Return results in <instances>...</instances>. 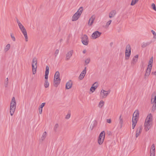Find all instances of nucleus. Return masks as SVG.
<instances>
[{
    "label": "nucleus",
    "mask_w": 156,
    "mask_h": 156,
    "mask_svg": "<svg viewBox=\"0 0 156 156\" xmlns=\"http://www.w3.org/2000/svg\"><path fill=\"white\" fill-rule=\"evenodd\" d=\"M16 108V102L14 97H13L10 103V113L11 116L13 115Z\"/></svg>",
    "instance_id": "nucleus-1"
},
{
    "label": "nucleus",
    "mask_w": 156,
    "mask_h": 156,
    "mask_svg": "<svg viewBox=\"0 0 156 156\" xmlns=\"http://www.w3.org/2000/svg\"><path fill=\"white\" fill-rule=\"evenodd\" d=\"M83 10V8L82 7H81L79 8L77 12L73 16L72 18V20L73 21H76L78 19L82 14Z\"/></svg>",
    "instance_id": "nucleus-2"
},
{
    "label": "nucleus",
    "mask_w": 156,
    "mask_h": 156,
    "mask_svg": "<svg viewBox=\"0 0 156 156\" xmlns=\"http://www.w3.org/2000/svg\"><path fill=\"white\" fill-rule=\"evenodd\" d=\"M60 82V79L59 78V73L57 71L54 75V85L57 87Z\"/></svg>",
    "instance_id": "nucleus-3"
},
{
    "label": "nucleus",
    "mask_w": 156,
    "mask_h": 156,
    "mask_svg": "<svg viewBox=\"0 0 156 156\" xmlns=\"http://www.w3.org/2000/svg\"><path fill=\"white\" fill-rule=\"evenodd\" d=\"M151 102V103L154 104L152 108L151 111L154 112L156 109V94L155 92L152 94Z\"/></svg>",
    "instance_id": "nucleus-4"
},
{
    "label": "nucleus",
    "mask_w": 156,
    "mask_h": 156,
    "mask_svg": "<svg viewBox=\"0 0 156 156\" xmlns=\"http://www.w3.org/2000/svg\"><path fill=\"white\" fill-rule=\"evenodd\" d=\"M32 72L33 74H35L36 72L37 68V60L36 57H34L32 61Z\"/></svg>",
    "instance_id": "nucleus-5"
},
{
    "label": "nucleus",
    "mask_w": 156,
    "mask_h": 156,
    "mask_svg": "<svg viewBox=\"0 0 156 156\" xmlns=\"http://www.w3.org/2000/svg\"><path fill=\"white\" fill-rule=\"evenodd\" d=\"M131 54V47L129 44H128L126 47L125 59H128Z\"/></svg>",
    "instance_id": "nucleus-6"
},
{
    "label": "nucleus",
    "mask_w": 156,
    "mask_h": 156,
    "mask_svg": "<svg viewBox=\"0 0 156 156\" xmlns=\"http://www.w3.org/2000/svg\"><path fill=\"white\" fill-rule=\"evenodd\" d=\"M82 42L83 44L85 45H87L88 44V37L86 35H84L82 38Z\"/></svg>",
    "instance_id": "nucleus-7"
},
{
    "label": "nucleus",
    "mask_w": 156,
    "mask_h": 156,
    "mask_svg": "<svg viewBox=\"0 0 156 156\" xmlns=\"http://www.w3.org/2000/svg\"><path fill=\"white\" fill-rule=\"evenodd\" d=\"M152 121V116L151 114H149L146 118L145 122L151 124Z\"/></svg>",
    "instance_id": "nucleus-8"
},
{
    "label": "nucleus",
    "mask_w": 156,
    "mask_h": 156,
    "mask_svg": "<svg viewBox=\"0 0 156 156\" xmlns=\"http://www.w3.org/2000/svg\"><path fill=\"white\" fill-rule=\"evenodd\" d=\"M101 34V32L98 31H96L92 34L91 36L93 39H95L100 37Z\"/></svg>",
    "instance_id": "nucleus-9"
},
{
    "label": "nucleus",
    "mask_w": 156,
    "mask_h": 156,
    "mask_svg": "<svg viewBox=\"0 0 156 156\" xmlns=\"http://www.w3.org/2000/svg\"><path fill=\"white\" fill-rule=\"evenodd\" d=\"M110 92V90L107 91L104 90H102L101 92V94L102 95L103 98H105L108 95Z\"/></svg>",
    "instance_id": "nucleus-10"
},
{
    "label": "nucleus",
    "mask_w": 156,
    "mask_h": 156,
    "mask_svg": "<svg viewBox=\"0 0 156 156\" xmlns=\"http://www.w3.org/2000/svg\"><path fill=\"white\" fill-rule=\"evenodd\" d=\"M86 69L87 67H85L84 68V69L83 70V71L82 72V73L79 76V78L80 80H82L84 77V76H85L86 73Z\"/></svg>",
    "instance_id": "nucleus-11"
},
{
    "label": "nucleus",
    "mask_w": 156,
    "mask_h": 156,
    "mask_svg": "<svg viewBox=\"0 0 156 156\" xmlns=\"http://www.w3.org/2000/svg\"><path fill=\"white\" fill-rule=\"evenodd\" d=\"M98 86V82H95L92 85V87L90 88V90L92 92H93L97 88Z\"/></svg>",
    "instance_id": "nucleus-12"
},
{
    "label": "nucleus",
    "mask_w": 156,
    "mask_h": 156,
    "mask_svg": "<svg viewBox=\"0 0 156 156\" xmlns=\"http://www.w3.org/2000/svg\"><path fill=\"white\" fill-rule=\"evenodd\" d=\"M73 53V50L70 51H69L66 54V61H68L69 59L70 58L72 55Z\"/></svg>",
    "instance_id": "nucleus-13"
},
{
    "label": "nucleus",
    "mask_w": 156,
    "mask_h": 156,
    "mask_svg": "<svg viewBox=\"0 0 156 156\" xmlns=\"http://www.w3.org/2000/svg\"><path fill=\"white\" fill-rule=\"evenodd\" d=\"M72 84L73 83L71 80H69L66 83V89H70L72 87Z\"/></svg>",
    "instance_id": "nucleus-14"
},
{
    "label": "nucleus",
    "mask_w": 156,
    "mask_h": 156,
    "mask_svg": "<svg viewBox=\"0 0 156 156\" xmlns=\"http://www.w3.org/2000/svg\"><path fill=\"white\" fill-rule=\"evenodd\" d=\"M142 130V126H140L137 129L136 131V137L137 138L140 135Z\"/></svg>",
    "instance_id": "nucleus-15"
},
{
    "label": "nucleus",
    "mask_w": 156,
    "mask_h": 156,
    "mask_svg": "<svg viewBox=\"0 0 156 156\" xmlns=\"http://www.w3.org/2000/svg\"><path fill=\"white\" fill-rule=\"evenodd\" d=\"M95 18L94 16H92L89 19L88 22V24L90 26H91L93 23L94 21Z\"/></svg>",
    "instance_id": "nucleus-16"
},
{
    "label": "nucleus",
    "mask_w": 156,
    "mask_h": 156,
    "mask_svg": "<svg viewBox=\"0 0 156 156\" xmlns=\"http://www.w3.org/2000/svg\"><path fill=\"white\" fill-rule=\"evenodd\" d=\"M138 57V55H136L133 59V61L131 62V65H134L137 61V59Z\"/></svg>",
    "instance_id": "nucleus-17"
},
{
    "label": "nucleus",
    "mask_w": 156,
    "mask_h": 156,
    "mask_svg": "<svg viewBox=\"0 0 156 156\" xmlns=\"http://www.w3.org/2000/svg\"><path fill=\"white\" fill-rule=\"evenodd\" d=\"M23 33V34L24 35V37H25V40L26 41H27V39H28V37H27V31L25 29L23 30H21Z\"/></svg>",
    "instance_id": "nucleus-18"
},
{
    "label": "nucleus",
    "mask_w": 156,
    "mask_h": 156,
    "mask_svg": "<svg viewBox=\"0 0 156 156\" xmlns=\"http://www.w3.org/2000/svg\"><path fill=\"white\" fill-rule=\"evenodd\" d=\"M116 14V11L115 10L112 11L109 14V17L110 18L114 17Z\"/></svg>",
    "instance_id": "nucleus-19"
},
{
    "label": "nucleus",
    "mask_w": 156,
    "mask_h": 156,
    "mask_svg": "<svg viewBox=\"0 0 156 156\" xmlns=\"http://www.w3.org/2000/svg\"><path fill=\"white\" fill-rule=\"evenodd\" d=\"M151 124L145 123H144V129L147 131H148L151 127L150 125Z\"/></svg>",
    "instance_id": "nucleus-20"
},
{
    "label": "nucleus",
    "mask_w": 156,
    "mask_h": 156,
    "mask_svg": "<svg viewBox=\"0 0 156 156\" xmlns=\"http://www.w3.org/2000/svg\"><path fill=\"white\" fill-rule=\"evenodd\" d=\"M139 112L138 110H136L133 113V117H134V118L137 119L138 118L139 115Z\"/></svg>",
    "instance_id": "nucleus-21"
},
{
    "label": "nucleus",
    "mask_w": 156,
    "mask_h": 156,
    "mask_svg": "<svg viewBox=\"0 0 156 156\" xmlns=\"http://www.w3.org/2000/svg\"><path fill=\"white\" fill-rule=\"evenodd\" d=\"M96 121H94L91 122H90V129L92 130L94 127L96 125Z\"/></svg>",
    "instance_id": "nucleus-22"
},
{
    "label": "nucleus",
    "mask_w": 156,
    "mask_h": 156,
    "mask_svg": "<svg viewBox=\"0 0 156 156\" xmlns=\"http://www.w3.org/2000/svg\"><path fill=\"white\" fill-rule=\"evenodd\" d=\"M122 115H120L119 118V123L120 125V128H121L122 126V124L123 122V120L122 118Z\"/></svg>",
    "instance_id": "nucleus-23"
},
{
    "label": "nucleus",
    "mask_w": 156,
    "mask_h": 156,
    "mask_svg": "<svg viewBox=\"0 0 156 156\" xmlns=\"http://www.w3.org/2000/svg\"><path fill=\"white\" fill-rule=\"evenodd\" d=\"M105 132L104 131H102L99 135L98 138L105 139Z\"/></svg>",
    "instance_id": "nucleus-24"
},
{
    "label": "nucleus",
    "mask_w": 156,
    "mask_h": 156,
    "mask_svg": "<svg viewBox=\"0 0 156 156\" xmlns=\"http://www.w3.org/2000/svg\"><path fill=\"white\" fill-rule=\"evenodd\" d=\"M151 149H152L151 152H153V156H155V145L153 144L151 146Z\"/></svg>",
    "instance_id": "nucleus-25"
},
{
    "label": "nucleus",
    "mask_w": 156,
    "mask_h": 156,
    "mask_svg": "<svg viewBox=\"0 0 156 156\" xmlns=\"http://www.w3.org/2000/svg\"><path fill=\"white\" fill-rule=\"evenodd\" d=\"M104 138H98V144L99 145L101 144L103 142L104 140Z\"/></svg>",
    "instance_id": "nucleus-26"
},
{
    "label": "nucleus",
    "mask_w": 156,
    "mask_h": 156,
    "mask_svg": "<svg viewBox=\"0 0 156 156\" xmlns=\"http://www.w3.org/2000/svg\"><path fill=\"white\" fill-rule=\"evenodd\" d=\"M151 43V42H147L146 43L143 42V43L142 45L141 46V47L142 48H144L146 47V46H147L149 45Z\"/></svg>",
    "instance_id": "nucleus-27"
},
{
    "label": "nucleus",
    "mask_w": 156,
    "mask_h": 156,
    "mask_svg": "<svg viewBox=\"0 0 156 156\" xmlns=\"http://www.w3.org/2000/svg\"><path fill=\"white\" fill-rule=\"evenodd\" d=\"M152 68V66H149V65H148L147 68L146 69V72H147L148 73H150L151 69Z\"/></svg>",
    "instance_id": "nucleus-28"
},
{
    "label": "nucleus",
    "mask_w": 156,
    "mask_h": 156,
    "mask_svg": "<svg viewBox=\"0 0 156 156\" xmlns=\"http://www.w3.org/2000/svg\"><path fill=\"white\" fill-rule=\"evenodd\" d=\"M46 134L47 133L46 132H44L41 138V140L42 141H43L44 140L46 136Z\"/></svg>",
    "instance_id": "nucleus-29"
},
{
    "label": "nucleus",
    "mask_w": 156,
    "mask_h": 156,
    "mask_svg": "<svg viewBox=\"0 0 156 156\" xmlns=\"http://www.w3.org/2000/svg\"><path fill=\"white\" fill-rule=\"evenodd\" d=\"M10 44H7L6 47H5L4 49L5 52L7 51L10 49Z\"/></svg>",
    "instance_id": "nucleus-30"
},
{
    "label": "nucleus",
    "mask_w": 156,
    "mask_h": 156,
    "mask_svg": "<svg viewBox=\"0 0 156 156\" xmlns=\"http://www.w3.org/2000/svg\"><path fill=\"white\" fill-rule=\"evenodd\" d=\"M49 82H48V80H45L44 81V87L45 88H47L49 86Z\"/></svg>",
    "instance_id": "nucleus-31"
},
{
    "label": "nucleus",
    "mask_w": 156,
    "mask_h": 156,
    "mask_svg": "<svg viewBox=\"0 0 156 156\" xmlns=\"http://www.w3.org/2000/svg\"><path fill=\"white\" fill-rule=\"evenodd\" d=\"M90 59L89 58H87L85 62L84 66L87 65L90 62Z\"/></svg>",
    "instance_id": "nucleus-32"
},
{
    "label": "nucleus",
    "mask_w": 156,
    "mask_h": 156,
    "mask_svg": "<svg viewBox=\"0 0 156 156\" xmlns=\"http://www.w3.org/2000/svg\"><path fill=\"white\" fill-rule=\"evenodd\" d=\"M49 67L48 66H47L46 68V70L45 71V74H49Z\"/></svg>",
    "instance_id": "nucleus-33"
},
{
    "label": "nucleus",
    "mask_w": 156,
    "mask_h": 156,
    "mask_svg": "<svg viewBox=\"0 0 156 156\" xmlns=\"http://www.w3.org/2000/svg\"><path fill=\"white\" fill-rule=\"evenodd\" d=\"M104 102L102 101H101L99 104V106L100 108H101L104 105Z\"/></svg>",
    "instance_id": "nucleus-34"
},
{
    "label": "nucleus",
    "mask_w": 156,
    "mask_h": 156,
    "mask_svg": "<svg viewBox=\"0 0 156 156\" xmlns=\"http://www.w3.org/2000/svg\"><path fill=\"white\" fill-rule=\"evenodd\" d=\"M18 26H19V27L20 28L21 30L25 29V27H23V25L21 23L20 24L18 25Z\"/></svg>",
    "instance_id": "nucleus-35"
},
{
    "label": "nucleus",
    "mask_w": 156,
    "mask_h": 156,
    "mask_svg": "<svg viewBox=\"0 0 156 156\" xmlns=\"http://www.w3.org/2000/svg\"><path fill=\"white\" fill-rule=\"evenodd\" d=\"M8 78H7L5 81V83H4V84H5V87H7V86H8Z\"/></svg>",
    "instance_id": "nucleus-36"
},
{
    "label": "nucleus",
    "mask_w": 156,
    "mask_h": 156,
    "mask_svg": "<svg viewBox=\"0 0 156 156\" xmlns=\"http://www.w3.org/2000/svg\"><path fill=\"white\" fill-rule=\"evenodd\" d=\"M58 127V123H56L55 126L54 128V130L55 132L57 131V129Z\"/></svg>",
    "instance_id": "nucleus-37"
},
{
    "label": "nucleus",
    "mask_w": 156,
    "mask_h": 156,
    "mask_svg": "<svg viewBox=\"0 0 156 156\" xmlns=\"http://www.w3.org/2000/svg\"><path fill=\"white\" fill-rule=\"evenodd\" d=\"M152 8L155 11H156V7L154 3H152L151 5Z\"/></svg>",
    "instance_id": "nucleus-38"
},
{
    "label": "nucleus",
    "mask_w": 156,
    "mask_h": 156,
    "mask_svg": "<svg viewBox=\"0 0 156 156\" xmlns=\"http://www.w3.org/2000/svg\"><path fill=\"white\" fill-rule=\"evenodd\" d=\"M135 1L134 0H132L130 5L132 6L134 5L136 3H135Z\"/></svg>",
    "instance_id": "nucleus-39"
},
{
    "label": "nucleus",
    "mask_w": 156,
    "mask_h": 156,
    "mask_svg": "<svg viewBox=\"0 0 156 156\" xmlns=\"http://www.w3.org/2000/svg\"><path fill=\"white\" fill-rule=\"evenodd\" d=\"M11 37L12 40L13 41H15L16 40L14 36L12 34H11Z\"/></svg>",
    "instance_id": "nucleus-40"
},
{
    "label": "nucleus",
    "mask_w": 156,
    "mask_h": 156,
    "mask_svg": "<svg viewBox=\"0 0 156 156\" xmlns=\"http://www.w3.org/2000/svg\"><path fill=\"white\" fill-rule=\"evenodd\" d=\"M45 105V103H43L41 105H40L39 108H42Z\"/></svg>",
    "instance_id": "nucleus-41"
},
{
    "label": "nucleus",
    "mask_w": 156,
    "mask_h": 156,
    "mask_svg": "<svg viewBox=\"0 0 156 156\" xmlns=\"http://www.w3.org/2000/svg\"><path fill=\"white\" fill-rule=\"evenodd\" d=\"M151 32L154 35V38L155 37H156V33L153 30H151Z\"/></svg>",
    "instance_id": "nucleus-42"
},
{
    "label": "nucleus",
    "mask_w": 156,
    "mask_h": 156,
    "mask_svg": "<svg viewBox=\"0 0 156 156\" xmlns=\"http://www.w3.org/2000/svg\"><path fill=\"white\" fill-rule=\"evenodd\" d=\"M59 52V51L58 49L56 50L55 51V57H56L57 55V54H58Z\"/></svg>",
    "instance_id": "nucleus-43"
},
{
    "label": "nucleus",
    "mask_w": 156,
    "mask_h": 156,
    "mask_svg": "<svg viewBox=\"0 0 156 156\" xmlns=\"http://www.w3.org/2000/svg\"><path fill=\"white\" fill-rule=\"evenodd\" d=\"M70 114H68L66 117V119H68L70 118Z\"/></svg>",
    "instance_id": "nucleus-44"
},
{
    "label": "nucleus",
    "mask_w": 156,
    "mask_h": 156,
    "mask_svg": "<svg viewBox=\"0 0 156 156\" xmlns=\"http://www.w3.org/2000/svg\"><path fill=\"white\" fill-rule=\"evenodd\" d=\"M48 74H45V80H48Z\"/></svg>",
    "instance_id": "nucleus-45"
},
{
    "label": "nucleus",
    "mask_w": 156,
    "mask_h": 156,
    "mask_svg": "<svg viewBox=\"0 0 156 156\" xmlns=\"http://www.w3.org/2000/svg\"><path fill=\"white\" fill-rule=\"evenodd\" d=\"M111 22V20H109V21H108L106 23V26H108L110 24Z\"/></svg>",
    "instance_id": "nucleus-46"
},
{
    "label": "nucleus",
    "mask_w": 156,
    "mask_h": 156,
    "mask_svg": "<svg viewBox=\"0 0 156 156\" xmlns=\"http://www.w3.org/2000/svg\"><path fill=\"white\" fill-rule=\"evenodd\" d=\"M150 73H148L147 72H146L145 73V77L146 76H148L149 75Z\"/></svg>",
    "instance_id": "nucleus-47"
},
{
    "label": "nucleus",
    "mask_w": 156,
    "mask_h": 156,
    "mask_svg": "<svg viewBox=\"0 0 156 156\" xmlns=\"http://www.w3.org/2000/svg\"><path fill=\"white\" fill-rule=\"evenodd\" d=\"M42 108H39V111L40 114H41L42 112Z\"/></svg>",
    "instance_id": "nucleus-48"
},
{
    "label": "nucleus",
    "mask_w": 156,
    "mask_h": 156,
    "mask_svg": "<svg viewBox=\"0 0 156 156\" xmlns=\"http://www.w3.org/2000/svg\"><path fill=\"white\" fill-rule=\"evenodd\" d=\"M136 121H132V125H134L136 126V124L137 123Z\"/></svg>",
    "instance_id": "nucleus-49"
},
{
    "label": "nucleus",
    "mask_w": 156,
    "mask_h": 156,
    "mask_svg": "<svg viewBox=\"0 0 156 156\" xmlns=\"http://www.w3.org/2000/svg\"><path fill=\"white\" fill-rule=\"evenodd\" d=\"M106 122L108 123H110L111 122V120L110 119H107Z\"/></svg>",
    "instance_id": "nucleus-50"
},
{
    "label": "nucleus",
    "mask_w": 156,
    "mask_h": 156,
    "mask_svg": "<svg viewBox=\"0 0 156 156\" xmlns=\"http://www.w3.org/2000/svg\"><path fill=\"white\" fill-rule=\"evenodd\" d=\"M152 63H153V62L149 61L148 65H149V66H152Z\"/></svg>",
    "instance_id": "nucleus-51"
},
{
    "label": "nucleus",
    "mask_w": 156,
    "mask_h": 156,
    "mask_svg": "<svg viewBox=\"0 0 156 156\" xmlns=\"http://www.w3.org/2000/svg\"><path fill=\"white\" fill-rule=\"evenodd\" d=\"M132 121H136L137 122V119L136 118H134V117H133L132 119Z\"/></svg>",
    "instance_id": "nucleus-52"
},
{
    "label": "nucleus",
    "mask_w": 156,
    "mask_h": 156,
    "mask_svg": "<svg viewBox=\"0 0 156 156\" xmlns=\"http://www.w3.org/2000/svg\"><path fill=\"white\" fill-rule=\"evenodd\" d=\"M17 22L18 24V25L20 24H21V23L20 22V21H19L18 19L17 18L16 19Z\"/></svg>",
    "instance_id": "nucleus-53"
},
{
    "label": "nucleus",
    "mask_w": 156,
    "mask_h": 156,
    "mask_svg": "<svg viewBox=\"0 0 156 156\" xmlns=\"http://www.w3.org/2000/svg\"><path fill=\"white\" fill-rule=\"evenodd\" d=\"M151 74L152 75H155L156 76V71L154 72H152L151 73Z\"/></svg>",
    "instance_id": "nucleus-54"
},
{
    "label": "nucleus",
    "mask_w": 156,
    "mask_h": 156,
    "mask_svg": "<svg viewBox=\"0 0 156 156\" xmlns=\"http://www.w3.org/2000/svg\"><path fill=\"white\" fill-rule=\"evenodd\" d=\"M108 135H111L112 134V133L111 132L109 131L108 132Z\"/></svg>",
    "instance_id": "nucleus-55"
},
{
    "label": "nucleus",
    "mask_w": 156,
    "mask_h": 156,
    "mask_svg": "<svg viewBox=\"0 0 156 156\" xmlns=\"http://www.w3.org/2000/svg\"><path fill=\"white\" fill-rule=\"evenodd\" d=\"M153 152H151V151L150 156H153Z\"/></svg>",
    "instance_id": "nucleus-56"
},
{
    "label": "nucleus",
    "mask_w": 156,
    "mask_h": 156,
    "mask_svg": "<svg viewBox=\"0 0 156 156\" xmlns=\"http://www.w3.org/2000/svg\"><path fill=\"white\" fill-rule=\"evenodd\" d=\"M149 61L153 62V57H152L150 59Z\"/></svg>",
    "instance_id": "nucleus-57"
},
{
    "label": "nucleus",
    "mask_w": 156,
    "mask_h": 156,
    "mask_svg": "<svg viewBox=\"0 0 156 156\" xmlns=\"http://www.w3.org/2000/svg\"><path fill=\"white\" fill-rule=\"evenodd\" d=\"M86 50L85 49L83 51V53H84V54L85 53H86Z\"/></svg>",
    "instance_id": "nucleus-58"
},
{
    "label": "nucleus",
    "mask_w": 156,
    "mask_h": 156,
    "mask_svg": "<svg viewBox=\"0 0 156 156\" xmlns=\"http://www.w3.org/2000/svg\"><path fill=\"white\" fill-rule=\"evenodd\" d=\"M135 126H136L135 125H132V127L133 129H134V128L135 127Z\"/></svg>",
    "instance_id": "nucleus-59"
},
{
    "label": "nucleus",
    "mask_w": 156,
    "mask_h": 156,
    "mask_svg": "<svg viewBox=\"0 0 156 156\" xmlns=\"http://www.w3.org/2000/svg\"><path fill=\"white\" fill-rule=\"evenodd\" d=\"M112 44H113V43L112 42L110 44V45L111 46L112 45Z\"/></svg>",
    "instance_id": "nucleus-60"
},
{
    "label": "nucleus",
    "mask_w": 156,
    "mask_h": 156,
    "mask_svg": "<svg viewBox=\"0 0 156 156\" xmlns=\"http://www.w3.org/2000/svg\"><path fill=\"white\" fill-rule=\"evenodd\" d=\"M60 41H62V39H61L60 40Z\"/></svg>",
    "instance_id": "nucleus-61"
},
{
    "label": "nucleus",
    "mask_w": 156,
    "mask_h": 156,
    "mask_svg": "<svg viewBox=\"0 0 156 156\" xmlns=\"http://www.w3.org/2000/svg\"><path fill=\"white\" fill-rule=\"evenodd\" d=\"M60 41H62V39H61L60 40Z\"/></svg>",
    "instance_id": "nucleus-62"
}]
</instances>
